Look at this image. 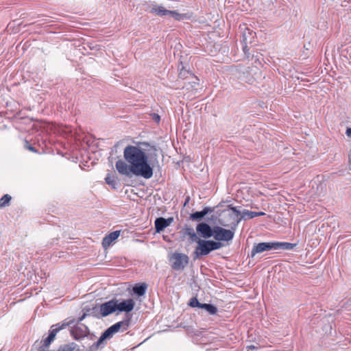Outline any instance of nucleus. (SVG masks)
I'll list each match as a JSON object with an SVG mask.
<instances>
[{"label":"nucleus","mask_w":351,"mask_h":351,"mask_svg":"<svg viewBox=\"0 0 351 351\" xmlns=\"http://www.w3.org/2000/svg\"><path fill=\"white\" fill-rule=\"evenodd\" d=\"M156 151L154 145L147 142H137L136 145H129L123 150L125 160H119L115 167L123 176L131 177L132 174L149 179L153 176V168L149 162L146 151Z\"/></svg>","instance_id":"f257e3e1"},{"label":"nucleus","mask_w":351,"mask_h":351,"mask_svg":"<svg viewBox=\"0 0 351 351\" xmlns=\"http://www.w3.org/2000/svg\"><path fill=\"white\" fill-rule=\"evenodd\" d=\"M130 324V319L128 320H124L121 322H119L108 328H107L100 336L97 341L94 343L90 347V350L91 351H96L100 348H103L106 345V341L107 339H110L112 337L113 335L117 332H119L121 329L122 331H125L128 330Z\"/></svg>","instance_id":"f03ea898"},{"label":"nucleus","mask_w":351,"mask_h":351,"mask_svg":"<svg viewBox=\"0 0 351 351\" xmlns=\"http://www.w3.org/2000/svg\"><path fill=\"white\" fill-rule=\"evenodd\" d=\"M219 223L222 226L224 227L231 226L232 230L225 229L218 226H214L213 237L216 240L215 241H230L232 240L234 235L235 230L234 226L232 225V226L230 224L224 221L223 219H220Z\"/></svg>","instance_id":"7ed1b4c3"},{"label":"nucleus","mask_w":351,"mask_h":351,"mask_svg":"<svg viewBox=\"0 0 351 351\" xmlns=\"http://www.w3.org/2000/svg\"><path fill=\"white\" fill-rule=\"evenodd\" d=\"M198 246L197 247L195 254L196 257L201 256H205L208 254L210 252L216 250L223 247V244L221 242H217L213 240H198Z\"/></svg>","instance_id":"20e7f679"},{"label":"nucleus","mask_w":351,"mask_h":351,"mask_svg":"<svg viewBox=\"0 0 351 351\" xmlns=\"http://www.w3.org/2000/svg\"><path fill=\"white\" fill-rule=\"evenodd\" d=\"M171 267L173 270L180 271L184 269L189 264V256L183 253L173 252L169 257Z\"/></svg>","instance_id":"39448f33"},{"label":"nucleus","mask_w":351,"mask_h":351,"mask_svg":"<svg viewBox=\"0 0 351 351\" xmlns=\"http://www.w3.org/2000/svg\"><path fill=\"white\" fill-rule=\"evenodd\" d=\"M73 322H64L62 324H57L56 325H53L51 326V330H49V336L44 340L43 346L47 348L50 343L54 340L56 335L58 331L60 330L65 328L66 326H69Z\"/></svg>","instance_id":"423d86ee"},{"label":"nucleus","mask_w":351,"mask_h":351,"mask_svg":"<svg viewBox=\"0 0 351 351\" xmlns=\"http://www.w3.org/2000/svg\"><path fill=\"white\" fill-rule=\"evenodd\" d=\"M151 12L156 14V15L162 16H167L171 18H173L178 21H180L182 19V15L179 14L176 11H171L165 9L163 6H157L152 8L151 10Z\"/></svg>","instance_id":"0eeeda50"},{"label":"nucleus","mask_w":351,"mask_h":351,"mask_svg":"<svg viewBox=\"0 0 351 351\" xmlns=\"http://www.w3.org/2000/svg\"><path fill=\"white\" fill-rule=\"evenodd\" d=\"M272 250H275L274 242H263L258 244L255 243L251 251V257H254L257 254Z\"/></svg>","instance_id":"6e6552de"},{"label":"nucleus","mask_w":351,"mask_h":351,"mask_svg":"<svg viewBox=\"0 0 351 351\" xmlns=\"http://www.w3.org/2000/svg\"><path fill=\"white\" fill-rule=\"evenodd\" d=\"M116 311L129 313L134 309L135 302L132 299L123 300L119 301L114 299Z\"/></svg>","instance_id":"1a4fd4ad"},{"label":"nucleus","mask_w":351,"mask_h":351,"mask_svg":"<svg viewBox=\"0 0 351 351\" xmlns=\"http://www.w3.org/2000/svg\"><path fill=\"white\" fill-rule=\"evenodd\" d=\"M197 233L204 239H208L213 237L214 227L212 228L206 222L199 223L196 226Z\"/></svg>","instance_id":"9d476101"},{"label":"nucleus","mask_w":351,"mask_h":351,"mask_svg":"<svg viewBox=\"0 0 351 351\" xmlns=\"http://www.w3.org/2000/svg\"><path fill=\"white\" fill-rule=\"evenodd\" d=\"M88 333V328L82 324L72 328L71 330V335L75 340H79L87 336Z\"/></svg>","instance_id":"9b49d317"},{"label":"nucleus","mask_w":351,"mask_h":351,"mask_svg":"<svg viewBox=\"0 0 351 351\" xmlns=\"http://www.w3.org/2000/svg\"><path fill=\"white\" fill-rule=\"evenodd\" d=\"M101 317H106L116 311L114 299L101 304L99 306Z\"/></svg>","instance_id":"f8f14e48"},{"label":"nucleus","mask_w":351,"mask_h":351,"mask_svg":"<svg viewBox=\"0 0 351 351\" xmlns=\"http://www.w3.org/2000/svg\"><path fill=\"white\" fill-rule=\"evenodd\" d=\"M228 208L229 210H232L231 213H228L229 217L232 219V222L231 223V224L233 225L234 228H236L238 223L243 219L242 216L239 217L241 212L238 210L237 208L233 206L232 205H229Z\"/></svg>","instance_id":"ddd939ff"},{"label":"nucleus","mask_w":351,"mask_h":351,"mask_svg":"<svg viewBox=\"0 0 351 351\" xmlns=\"http://www.w3.org/2000/svg\"><path fill=\"white\" fill-rule=\"evenodd\" d=\"M213 209L210 207H205L201 211H196L190 215V219L193 221H201L206 215L211 213Z\"/></svg>","instance_id":"4468645a"},{"label":"nucleus","mask_w":351,"mask_h":351,"mask_svg":"<svg viewBox=\"0 0 351 351\" xmlns=\"http://www.w3.org/2000/svg\"><path fill=\"white\" fill-rule=\"evenodd\" d=\"M120 235V231L116 230L112 232H110L109 234L106 235L104 239L102 241L103 247L106 248L109 247L111 243L115 241L119 236Z\"/></svg>","instance_id":"2eb2a0df"},{"label":"nucleus","mask_w":351,"mask_h":351,"mask_svg":"<svg viewBox=\"0 0 351 351\" xmlns=\"http://www.w3.org/2000/svg\"><path fill=\"white\" fill-rule=\"evenodd\" d=\"M274 243L275 250H291L297 245L295 243H291L288 242H274Z\"/></svg>","instance_id":"dca6fc26"},{"label":"nucleus","mask_w":351,"mask_h":351,"mask_svg":"<svg viewBox=\"0 0 351 351\" xmlns=\"http://www.w3.org/2000/svg\"><path fill=\"white\" fill-rule=\"evenodd\" d=\"M168 226V223L166 219L163 217H158L155 220V229L156 232H162L165 228Z\"/></svg>","instance_id":"f3484780"},{"label":"nucleus","mask_w":351,"mask_h":351,"mask_svg":"<svg viewBox=\"0 0 351 351\" xmlns=\"http://www.w3.org/2000/svg\"><path fill=\"white\" fill-rule=\"evenodd\" d=\"M147 285L145 283L136 284L133 287V292L138 296H143L146 291Z\"/></svg>","instance_id":"a211bd4d"},{"label":"nucleus","mask_w":351,"mask_h":351,"mask_svg":"<svg viewBox=\"0 0 351 351\" xmlns=\"http://www.w3.org/2000/svg\"><path fill=\"white\" fill-rule=\"evenodd\" d=\"M265 215V213L263 212H254L248 210H243L242 212V217L243 219H245L246 217H247V219H252L254 217L263 216Z\"/></svg>","instance_id":"6ab92c4d"},{"label":"nucleus","mask_w":351,"mask_h":351,"mask_svg":"<svg viewBox=\"0 0 351 351\" xmlns=\"http://www.w3.org/2000/svg\"><path fill=\"white\" fill-rule=\"evenodd\" d=\"M184 234L189 236L191 241L198 243V239L197 234L195 232L194 229L193 228H184Z\"/></svg>","instance_id":"aec40b11"},{"label":"nucleus","mask_w":351,"mask_h":351,"mask_svg":"<svg viewBox=\"0 0 351 351\" xmlns=\"http://www.w3.org/2000/svg\"><path fill=\"white\" fill-rule=\"evenodd\" d=\"M200 308L205 309L210 315H215L217 313V308L210 304H202Z\"/></svg>","instance_id":"412c9836"},{"label":"nucleus","mask_w":351,"mask_h":351,"mask_svg":"<svg viewBox=\"0 0 351 351\" xmlns=\"http://www.w3.org/2000/svg\"><path fill=\"white\" fill-rule=\"evenodd\" d=\"M77 346L75 343L72 342L60 346L58 351H73L77 348Z\"/></svg>","instance_id":"4be33fe9"},{"label":"nucleus","mask_w":351,"mask_h":351,"mask_svg":"<svg viewBox=\"0 0 351 351\" xmlns=\"http://www.w3.org/2000/svg\"><path fill=\"white\" fill-rule=\"evenodd\" d=\"M12 197L10 195H4L0 199V208H3L8 206Z\"/></svg>","instance_id":"5701e85b"},{"label":"nucleus","mask_w":351,"mask_h":351,"mask_svg":"<svg viewBox=\"0 0 351 351\" xmlns=\"http://www.w3.org/2000/svg\"><path fill=\"white\" fill-rule=\"evenodd\" d=\"M106 182L112 186V188L115 189L117 185V182L114 178V176H111L110 175H108L105 178Z\"/></svg>","instance_id":"b1692460"},{"label":"nucleus","mask_w":351,"mask_h":351,"mask_svg":"<svg viewBox=\"0 0 351 351\" xmlns=\"http://www.w3.org/2000/svg\"><path fill=\"white\" fill-rule=\"evenodd\" d=\"M243 41L245 42V45L243 46V51L247 57V58H250V53H248V51H249V49L247 48V36H246V33L244 32L243 33Z\"/></svg>","instance_id":"393cba45"},{"label":"nucleus","mask_w":351,"mask_h":351,"mask_svg":"<svg viewBox=\"0 0 351 351\" xmlns=\"http://www.w3.org/2000/svg\"><path fill=\"white\" fill-rule=\"evenodd\" d=\"M202 303H200L196 298H192L190 300L189 305L191 307H198L201 308V305Z\"/></svg>","instance_id":"a878e982"},{"label":"nucleus","mask_w":351,"mask_h":351,"mask_svg":"<svg viewBox=\"0 0 351 351\" xmlns=\"http://www.w3.org/2000/svg\"><path fill=\"white\" fill-rule=\"evenodd\" d=\"M188 75H191L189 71L186 70L184 66L180 71L179 77L181 78H186L188 77Z\"/></svg>","instance_id":"bb28decb"},{"label":"nucleus","mask_w":351,"mask_h":351,"mask_svg":"<svg viewBox=\"0 0 351 351\" xmlns=\"http://www.w3.org/2000/svg\"><path fill=\"white\" fill-rule=\"evenodd\" d=\"M24 147L32 152H35L36 153L37 152V150L35 149V147H34L33 146H32L29 142L27 141H25V145H24Z\"/></svg>","instance_id":"cd10ccee"},{"label":"nucleus","mask_w":351,"mask_h":351,"mask_svg":"<svg viewBox=\"0 0 351 351\" xmlns=\"http://www.w3.org/2000/svg\"><path fill=\"white\" fill-rule=\"evenodd\" d=\"M152 119H153L155 122H156V123H159V122H160V116H159L158 114H156V113H153V114H152Z\"/></svg>","instance_id":"c85d7f7f"},{"label":"nucleus","mask_w":351,"mask_h":351,"mask_svg":"<svg viewBox=\"0 0 351 351\" xmlns=\"http://www.w3.org/2000/svg\"><path fill=\"white\" fill-rule=\"evenodd\" d=\"M247 351H254V350H258V347L254 346V345H250V346H247Z\"/></svg>","instance_id":"c756f323"},{"label":"nucleus","mask_w":351,"mask_h":351,"mask_svg":"<svg viewBox=\"0 0 351 351\" xmlns=\"http://www.w3.org/2000/svg\"><path fill=\"white\" fill-rule=\"evenodd\" d=\"M346 134L349 138H351V128H347Z\"/></svg>","instance_id":"7c9ffc66"},{"label":"nucleus","mask_w":351,"mask_h":351,"mask_svg":"<svg viewBox=\"0 0 351 351\" xmlns=\"http://www.w3.org/2000/svg\"><path fill=\"white\" fill-rule=\"evenodd\" d=\"M173 218L172 217H169L168 219H166V221L168 223V226L171 223V222L173 221Z\"/></svg>","instance_id":"2f4dec72"},{"label":"nucleus","mask_w":351,"mask_h":351,"mask_svg":"<svg viewBox=\"0 0 351 351\" xmlns=\"http://www.w3.org/2000/svg\"><path fill=\"white\" fill-rule=\"evenodd\" d=\"M348 161H349L350 166H351V149H350L349 154H348Z\"/></svg>","instance_id":"473e14b6"},{"label":"nucleus","mask_w":351,"mask_h":351,"mask_svg":"<svg viewBox=\"0 0 351 351\" xmlns=\"http://www.w3.org/2000/svg\"><path fill=\"white\" fill-rule=\"evenodd\" d=\"M190 201V197L187 196L185 199L184 205L186 206Z\"/></svg>","instance_id":"72a5a7b5"},{"label":"nucleus","mask_w":351,"mask_h":351,"mask_svg":"<svg viewBox=\"0 0 351 351\" xmlns=\"http://www.w3.org/2000/svg\"><path fill=\"white\" fill-rule=\"evenodd\" d=\"M121 143V141H119L117 142L113 147L114 149H116L117 147H118V146Z\"/></svg>","instance_id":"f704fd0d"},{"label":"nucleus","mask_w":351,"mask_h":351,"mask_svg":"<svg viewBox=\"0 0 351 351\" xmlns=\"http://www.w3.org/2000/svg\"><path fill=\"white\" fill-rule=\"evenodd\" d=\"M86 317V314H84V315H83L80 318V319H79V321H78V323H79L80 322L82 321V320L84 319V317Z\"/></svg>","instance_id":"c9c22d12"},{"label":"nucleus","mask_w":351,"mask_h":351,"mask_svg":"<svg viewBox=\"0 0 351 351\" xmlns=\"http://www.w3.org/2000/svg\"><path fill=\"white\" fill-rule=\"evenodd\" d=\"M192 78L197 80V79L196 77H193V76H192Z\"/></svg>","instance_id":"e433bc0d"},{"label":"nucleus","mask_w":351,"mask_h":351,"mask_svg":"<svg viewBox=\"0 0 351 351\" xmlns=\"http://www.w3.org/2000/svg\"><path fill=\"white\" fill-rule=\"evenodd\" d=\"M249 83H250V84H252V83H253V82L250 80V81H249Z\"/></svg>","instance_id":"4c0bfd02"}]
</instances>
